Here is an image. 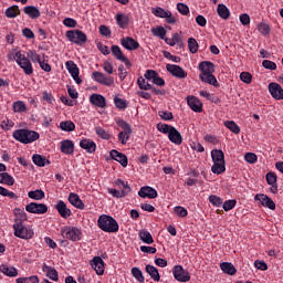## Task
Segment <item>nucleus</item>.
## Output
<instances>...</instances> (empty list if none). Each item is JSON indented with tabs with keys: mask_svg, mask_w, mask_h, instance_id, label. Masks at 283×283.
<instances>
[{
	"mask_svg": "<svg viewBox=\"0 0 283 283\" xmlns=\"http://www.w3.org/2000/svg\"><path fill=\"white\" fill-rule=\"evenodd\" d=\"M12 137L18 143H22V145H30L31 143L39 140L41 135H39V133L35 130L20 128L13 132Z\"/></svg>",
	"mask_w": 283,
	"mask_h": 283,
	"instance_id": "f257e3e1",
	"label": "nucleus"
},
{
	"mask_svg": "<svg viewBox=\"0 0 283 283\" xmlns=\"http://www.w3.org/2000/svg\"><path fill=\"white\" fill-rule=\"evenodd\" d=\"M97 227L105 233H118V221L112 216L101 214L97 219Z\"/></svg>",
	"mask_w": 283,
	"mask_h": 283,
	"instance_id": "f03ea898",
	"label": "nucleus"
},
{
	"mask_svg": "<svg viewBox=\"0 0 283 283\" xmlns=\"http://www.w3.org/2000/svg\"><path fill=\"white\" fill-rule=\"evenodd\" d=\"M211 158L213 161V166L211 167L212 174H224L227 171L226 161H224V151L221 149H212Z\"/></svg>",
	"mask_w": 283,
	"mask_h": 283,
	"instance_id": "7ed1b4c3",
	"label": "nucleus"
},
{
	"mask_svg": "<svg viewBox=\"0 0 283 283\" xmlns=\"http://www.w3.org/2000/svg\"><path fill=\"white\" fill-rule=\"evenodd\" d=\"M115 186L118 188H109L108 193L113 196V198H127L129 193H132V187H129V182L117 179L115 180Z\"/></svg>",
	"mask_w": 283,
	"mask_h": 283,
	"instance_id": "20e7f679",
	"label": "nucleus"
},
{
	"mask_svg": "<svg viewBox=\"0 0 283 283\" xmlns=\"http://www.w3.org/2000/svg\"><path fill=\"white\" fill-rule=\"evenodd\" d=\"M13 231V235H15V238H20V240H32V238H34V231L24 227L23 221L21 220H14Z\"/></svg>",
	"mask_w": 283,
	"mask_h": 283,
	"instance_id": "39448f33",
	"label": "nucleus"
},
{
	"mask_svg": "<svg viewBox=\"0 0 283 283\" xmlns=\"http://www.w3.org/2000/svg\"><path fill=\"white\" fill-rule=\"evenodd\" d=\"M13 59L19 67L23 70L27 76L34 74V67L32 66V62L30 61V59H28V56H25V54L21 53V51H18L14 54Z\"/></svg>",
	"mask_w": 283,
	"mask_h": 283,
	"instance_id": "423d86ee",
	"label": "nucleus"
},
{
	"mask_svg": "<svg viewBox=\"0 0 283 283\" xmlns=\"http://www.w3.org/2000/svg\"><path fill=\"white\" fill-rule=\"evenodd\" d=\"M61 235L62 238H65V240H71V242H80V240H82L83 232L76 227L65 226L61 229Z\"/></svg>",
	"mask_w": 283,
	"mask_h": 283,
	"instance_id": "0eeeda50",
	"label": "nucleus"
},
{
	"mask_svg": "<svg viewBox=\"0 0 283 283\" xmlns=\"http://www.w3.org/2000/svg\"><path fill=\"white\" fill-rule=\"evenodd\" d=\"M116 125H118L120 129H123V132H119L118 134L119 143H122V145H127V140H129V137L132 136V126L123 118H118L116 120Z\"/></svg>",
	"mask_w": 283,
	"mask_h": 283,
	"instance_id": "6e6552de",
	"label": "nucleus"
},
{
	"mask_svg": "<svg viewBox=\"0 0 283 283\" xmlns=\"http://www.w3.org/2000/svg\"><path fill=\"white\" fill-rule=\"evenodd\" d=\"M65 36L70 43H75V45L87 43V35L81 30L66 31Z\"/></svg>",
	"mask_w": 283,
	"mask_h": 283,
	"instance_id": "1a4fd4ad",
	"label": "nucleus"
},
{
	"mask_svg": "<svg viewBox=\"0 0 283 283\" xmlns=\"http://www.w3.org/2000/svg\"><path fill=\"white\" fill-rule=\"evenodd\" d=\"M151 12L155 17H158L159 19H165L166 23H169L170 25H174V23H176V18L171 13V11H167L163 9V7L153 8Z\"/></svg>",
	"mask_w": 283,
	"mask_h": 283,
	"instance_id": "9d476101",
	"label": "nucleus"
},
{
	"mask_svg": "<svg viewBox=\"0 0 283 283\" xmlns=\"http://www.w3.org/2000/svg\"><path fill=\"white\" fill-rule=\"evenodd\" d=\"M92 78L95 81V83H99V85H105L106 87H112V85H114V77L107 76L103 72H93Z\"/></svg>",
	"mask_w": 283,
	"mask_h": 283,
	"instance_id": "9b49d317",
	"label": "nucleus"
},
{
	"mask_svg": "<svg viewBox=\"0 0 283 283\" xmlns=\"http://www.w3.org/2000/svg\"><path fill=\"white\" fill-rule=\"evenodd\" d=\"M172 275L177 282H189L191 280V274H189V271L185 270L182 265H175Z\"/></svg>",
	"mask_w": 283,
	"mask_h": 283,
	"instance_id": "f8f14e48",
	"label": "nucleus"
},
{
	"mask_svg": "<svg viewBox=\"0 0 283 283\" xmlns=\"http://www.w3.org/2000/svg\"><path fill=\"white\" fill-rule=\"evenodd\" d=\"M25 211H28V213H35L36 216H43V213H48V205L31 202L25 206Z\"/></svg>",
	"mask_w": 283,
	"mask_h": 283,
	"instance_id": "ddd939ff",
	"label": "nucleus"
},
{
	"mask_svg": "<svg viewBox=\"0 0 283 283\" xmlns=\"http://www.w3.org/2000/svg\"><path fill=\"white\" fill-rule=\"evenodd\" d=\"M166 70L171 74V76H175V78H187V71H185L180 65L167 64Z\"/></svg>",
	"mask_w": 283,
	"mask_h": 283,
	"instance_id": "4468645a",
	"label": "nucleus"
},
{
	"mask_svg": "<svg viewBox=\"0 0 283 283\" xmlns=\"http://www.w3.org/2000/svg\"><path fill=\"white\" fill-rule=\"evenodd\" d=\"M255 202H261L262 207H266L271 209V211H275V202L269 196L264 193H258L254 196Z\"/></svg>",
	"mask_w": 283,
	"mask_h": 283,
	"instance_id": "2eb2a0df",
	"label": "nucleus"
},
{
	"mask_svg": "<svg viewBox=\"0 0 283 283\" xmlns=\"http://www.w3.org/2000/svg\"><path fill=\"white\" fill-rule=\"evenodd\" d=\"M138 197L154 200V198H158V191L149 186H143L138 191Z\"/></svg>",
	"mask_w": 283,
	"mask_h": 283,
	"instance_id": "dca6fc26",
	"label": "nucleus"
},
{
	"mask_svg": "<svg viewBox=\"0 0 283 283\" xmlns=\"http://www.w3.org/2000/svg\"><path fill=\"white\" fill-rule=\"evenodd\" d=\"M55 209L61 218H64V220H67V218L72 216V210L67 208V205L63 200L57 201V203L55 205Z\"/></svg>",
	"mask_w": 283,
	"mask_h": 283,
	"instance_id": "f3484780",
	"label": "nucleus"
},
{
	"mask_svg": "<svg viewBox=\"0 0 283 283\" xmlns=\"http://www.w3.org/2000/svg\"><path fill=\"white\" fill-rule=\"evenodd\" d=\"M120 45H123L125 50L129 51L138 50L140 48V43H138V41L134 40L132 36L122 38Z\"/></svg>",
	"mask_w": 283,
	"mask_h": 283,
	"instance_id": "a211bd4d",
	"label": "nucleus"
},
{
	"mask_svg": "<svg viewBox=\"0 0 283 283\" xmlns=\"http://www.w3.org/2000/svg\"><path fill=\"white\" fill-rule=\"evenodd\" d=\"M91 266L97 275H103L105 273V261H103L101 256L93 258Z\"/></svg>",
	"mask_w": 283,
	"mask_h": 283,
	"instance_id": "6ab92c4d",
	"label": "nucleus"
},
{
	"mask_svg": "<svg viewBox=\"0 0 283 283\" xmlns=\"http://www.w3.org/2000/svg\"><path fill=\"white\" fill-rule=\"evenodd\" d=\"M269 92L271 96L275 98V101H283V88L277 83H270L269 84Z\"/></svg>",
	"mask_w": 283,
	"mask_h": 283,
	"instance_id": "aec40b11",
	"label": "nucleus"
},
{
	"mask_svg": "<svg viewBox=\"0 0 283 283\" xmlns=\"http://www.w3.org/2000/svg\"><path fill=\"white\" fill-rule=\"evenodd\" d=\"M109 155H111V158L113 160H116V163H119L122 167H127V165L129 164V160L127 159V155L116 149L111 150Z\"/></svg>",
	"mask_w": 283,
	"mask_h": 283,
	"instance_id": "412c9836",
	"label": "nucleus"
},
{
	"mask_svg": "<svg viewBox=\"0 0 283 283\" xmlns=\"http://www.w3.org/2000/svg\"><path fill=\"white\" fill-rule=\"evenodd\" d=\"M199 70L201 72L200 76L213 74V72H216V64H213V62L203 61L199 64Z\"/></svg>",
	"mask_w": 283,
	"mask_h": 283,
	"instance_id": "4be33fe9",
	"label": "nucleus"
},
{
	"mask_svg": "<svg viewBox=\"0 0 283 283\" xmlns=\"http://www.w3.org/2000/svg\"><path fill=\"white\" fill-rule=\"evenodd\" d=\"M90 103L92 105H95V107H99V108H104L107 107V102L105 101V96L101 95V94H92L90 96Z\"/></svg>",
	"mask_w": 283,
	"mask_h": 283,
	"instance_id": "5701e85b",
	"label": "nucleus"
},
{
	"mask_svg": "<svg viewBox=\"0 0 283 283\" xmlns=\"http://www.w3.org/2000/svg\"><path fill=\"white\" fill-rule=\"evenodd\" d=\"M187 104L192 109V112H197V114H200L202 112V103H200V99L196 96H188Z\"/></svg>",
	"mask_w": 283,
	"mask_h": 283,
	"instance_id": "b1692460",
	"label": "nucleus"
},
{
	"mask_svg": "<svg viewBox=\"0 0 283 283\" xmlns=\"http://www.w3.org/2000/svg\"><path fill=\"white\" fill-rule=\"evenodd\" d=\"M42 271L46 274V277H49V280H52L53 282H59V272L56 271V269L44 263L42 266Z\"/></svg>",
	"mask_w": 283,
	"mask_h": 283,
	"instance_id": "393cba45",
	"label": "nucleus"
},
{
	"mask_svg": "<svg viewBox=\"0 0 283 283\" xmlns=\"http://www.w3.org/2000/svg\"><path fill=\"white\" fill-rule=\"evenodd\" d=\"M69 202L72 205V207H75V209H85V203H83V200H81V197L74 192H71L69 195Z\"/></svg>",
	"mask_w": 283,
	"mask_h": 283,
	"instance_id": "a878e982",
	"label": "nucleus"
},
{
	"mask_svg": "<svg viewBox=\"0 0 283 283\" xmlns=\"http://www.w3.org/2000/svg\"><path fill=\"white\" fill-rule=\"evenodd\" d=\"M168 140H170V143L174 145H182V135L177 130L176 127H172L168 134Z\"/></svg>",
	"mask_w": 283,
	"mask_h": 283,
	"instance_id": "bb28decb",
	"label": "nucleus"
},
{
	"mask_svg": "<svg viewBox=\"0 0 283 283\" xmlns=\"http://www.w3.org/2000/svg\"><path fill=\"white\" fill-rule=\"evenodd\" d=\"M80 147L82 149H85L87 154H94V151H96V143H94V140L92 139H82L80 142Z\"/></svg>",
	"mask_w": 283,
	"mask_h": 283,
	"instance_id": "cd10ccee",
	"label": "nucleus"
},
{
	"mask_svg": "<svg viewBox=\"0 0 283 283\" xmlns=\"http://www.w3.org/2000/svg\"><path fill=\"white\" fill-rule=\"evenodd\" d=\"M60 150L66 156L74 154V142L70 139L61 142Z\"/></svg>",
	"mask_w": 283,
	"mask_h": 283,
	"instance_id": "c85d7f7f",
	"label": "nucleus"
},
{
	"mask_svg": "<svg viewBox=\"0 0 283 283\" xmlns=\"http://www.w3.org/2000/svg\"><path fill=\"white\" fill-rule=\"evenodd\" d=\"M23 12L28 15L29 19H39V17H41V11L34 6L24 7Z\"/></svg>",
	"mask_w": 283,
	"mask_h": 283,
	"instance_id": "c756f323",
	"label": "nucleus"
},
{
	"mask_svg": "<svg viewBox=\"0 0 283 283\" xmlns=\"http://www.w3.org/2000/svg\"><path fill=\"white\" fill-rule=\"evenodd\" d=\"M146 273L154 280V282H160V273L158 272V268L147 264L145 266Z\"/></svg>",
	"mask_w": 283,
	"mask_h": 283,
	"instance_id": "7c9ffc66",
	"label": "nucleus"
},
{
	"mask_svg": "<svg viewBox=\"0 0 283 283\" xmlns=\"http://www.w3.org/2000/svg\"><path fill=\"white\" fill-rule=\"evenodd\" d=\"M0 271L3 275H7V277H17V275H19V270H17V268L8 266L7 264L0 265Z\"/></svg>",
	"mask_w": 283,
	"mask_h": 283,
	"instance_id": "2f4dec72",
	"label": "nucleus"
},
{
	"mask_svg": "<svg viewBox=\"0 0 283 283\" xmlns=\"http://www.w3.org/2000/svg\"><path fill=\"white\" fill-rule=\"evenodd\" d=\"M21 14V9H19V6L13 4L6 9L4 15L7 19H17Z\"/></svg>",
	"mask_w": 283,
	"mask_h": 283,
	"instance_id": "473e14b6",
	"label": "nucleus"
},
{
	"mask_svg": "<svg viewBox=\"0 0 283 283\" xmlns=\"http://www.w3.org/2000/svg\"><path fill=\"white\" fill-rule=\"evenodd\" d=\"M115 21L117 25H119L123 30H125L129 25V17L124 13H117L115 15Z\"/></svg>",
	"mask_w": 283,
	"mask_h": 283,
	"instance_id": "72a5a7b5",
	"label": "nucleus"
},
{
	"mask_svg": "<svg viewBox=\"0 0 283 283\" xmlns=\"http://www.w3.org/2000/svg\"><path fill=\"white\" fill-rule=\"evenodd\" d=\"M220 269L226 273V275H235V273H238V270L231 262L220 263Z\"/></svg>",
	"mask_w": 283,
	"mask_h": 283,
	"instance_id": "f704fd0d",
	"label": "nucleus"
},
{
	"mask_svg": "<svg viewBox=\"0 0 283 283\" xmlns=\"http://www.w3.org/2000/svg\"><path fill=\"white\" fill-rule=\"evenodd\" d=\"M199 78L202 81V83H208L209 85H213V87H220V83H218V80L214 77L213 73L199 75Z\"/></svg>",
	"mask_w": 283,
	"mask_h": 283,
	"instance_id": "c9c22d12",
	"label": "nucleus"
},
{
	"mask_svg": "<svg viewBox=\"0 0 283 283\" xmlns=\"http://www.w3.org/2000/svg\"><path fill=\"white\" fill-rule=\"evenodd\" d=\"M217 12H218V15L221 18V19H224L227 21V19H229V17H231V11L229 10V8L222 3L218 4V8H217Z\"/></svg>",
	"mask_w": 283,
	"mask_h": 283,
	"instance_id": "e433bc0d",
	"label": "nucleus"
},
{
	"mask_svg": "<svg viewBox=\"0 0 283 283\" xmlns=\"http://www.w3.org/2000/svg\"><path fill=\"white\" fill-rule=\"evenodd\" d=\"M0 185H8V187H12V185H14V177L8 172H1Z\"/></svg>",
	"mask_w": 283,
	"mask_h": 283,
	"instance_id": "4c0bfd02",
	"label": "nucleus"
},
{
	"mask_svg": "<svg viewBox=\"0 0 283 283\" xmlns=\"http://www.w3.org/2000/svg\"><path fill=\"white\" fill-rule=\"evenodd\" d=\"M33 164L36 165V167H45V165H50V160H46L44 156H41L39 154H35L32 156Z\"/></svg>",
	"mask_w": 283,
	"mask_h": 283,
	"instance_id": "58836bf2",
	"label": "nucleus"
},
{
	"mask_svg": "<svg viewBox=\"0 0 283 283\" xmlns=\"http://www.w3.org/2000/svg\"><path fill=\"white\" fill-rule=\"evenodd\" d=\"M65 67L71 76H77V74H80L78 66L76 65V63H74V61H66Z\"/></svg>",
	"mask_w": 283,
	"mask_h": 283,
	"instance_id": "ea45409f",
	"label": "nucleus"
},
{
	"mask_svg": "<svg viewBox=\"0 0 283 283\" xmlns=\"http://www.w3.org/2000/svg\"><path fill=\"white\" fill-rule=\"evenodd\" d=\"M139 238L145 244H154V237H151V233L147 230L140 231Z\"/></svg>",
	"mask_w": 283,
	"mask_h": 283,
	"instance_id": "a19ab883",
	"label": "nucleus"
},
{
	"mask_svg": "<svg viewBox=\"0 0 283 283\" xmlns=\"http://www.w3.org/2000/svg\"><path fill=\"white\" fill-rule=\"evenodd\" d=\"M28 197L31 198V200H43L45 192L41 189L31 190L28 192Z\"/></svg>",
	"mask_w": 283,
	"mask_h": 283,
	"instance_id": "79ce46f5",
	"label": "nucleus"
},
{
	"mask_svg": "<svg viewBox=\"0 0 283 283\" xmlns=\"http://www.w3.org/2000/svg\"><path fill=\"white\" fill-rule=\"evenodd\" d=\"M12 107L15 114H23V112H28V106H25V103L23 101L14 102Z\"/></svg>",
	"mask_w": 283,
	"mask_h": 283,
	"instance_id": "37998d69",
	"label": "nucleus"
},
{
	"mask_svg": "<svg viewBox=\"0 0 283 283\" xmlns=\"http://www.w3.org/2000/svg\"><path fill=\"white\" fill-rule=\"evenodd\" d=\"M60 129H62V132H74L76 125L72 120H64L60 123Z\"/></svg>",
	"mask_w": 283,
	"mask_h": 283,
	"instance_id": "c03bdc74",
	"label": "nucleus"
},
{
	"mask_svg": "<svg viewBox=\"0 0 283 283\" xmlns=\"http://www.w3.org/2000/svg\"><path fill=\"white\" fill-rule=\"evenodd\" d=\"M95 134L103 140H109L112 138V135L101 126L95 127Z\"/></svg>",
	"mask_w": 283,
	"mask_h": 283,
	"instance_id": "a18cd8bd",
	"label": "nucleus"
},
{
	"mask_svg": "<svg viewBox=\"0 0 283 283\" xmlns=\"http://www.w3.org/2000/svg\"><path fill=\"white\" fill-rule=\"evenodd\" d=\"M13 213L17 217L14 220H21V222H25L28 220V213H25L24 209L15 208Z\"/></svg>",
	"mask_w": 283,
	"mask_h": 283,
	"instance_id": "49530a36",
	"label": "nucleus"
},
{
	"mask_svg": "<svg viewBox=\"0 0 283 283\" xmlns=\"http://www.w3.org/2000/svg\"><path fill=\"white\" fill-rule=\"evenodd\" d=\"M130 273H132L133 277H135V280H137V282L145 283V276L143 275V271H140V269L133 268L130 270Z\"/></svg>",
	"mask_w": 283,
	"mask_h": 283,
	"instance_id": "de8ad7c7",
	"label": "nucleus"
},
{
	"mask_svg": "<svg viewBox=\"0 0 283 283\" xmlns=\"http://www.w3.org/2000/svg\"><path fill=\"white\" fill-rule=\"evenodd\" d=\"M258 30L263 36H269L271 34V25H269L268 23L261 22L258 25Z\"/></svg>",
	"mask_w": 283,
	"mask_h": 283,
	"instance_id": "09e8293b",
	"label": "nucleus"
},
{
	"mask_svg": "<svg viewBox=\"0 0 283 283\" xmlns=\"http://www.w3.org/2000/svg\"><path fill=\"white\" fill-rule=\"evenodd\" d=\"M224 126L230 129V132H232V134H240L241 129L240 126H238V124H235V122L233 120H227L224 123Z\"/></svg>",
	"mask_w": 283,
	"mask_h": 283,
	"instance_id": "8fccbe9b",
	"label": "nucleus"
},
{
	"mask_svg": "<svg viewBox=\"0 0 283 283\" xmlns=\"http://www.w3.org/2000/svg\"><path fill=\"white\" fill-rule=\"evenodd\" d=\"M151 34H154V36H159V39L164 40L167 35V30L163 27L153 28Z\"/></svg>",
	"mask_w": 283,
	"mask_h": 283,
	"instance_id": "3c124183",
	"label": "nucleus"
},
{
	"mask_svg": "<svg viewBox=\"0 0 283 283\" xmlns=\"http://www.w3.org/2000/svg\"><path fill=\"white\" fill-rule=\"evenodd\" d=\"M111 51L117 61H120L125 56V54H123V50H120V46L118 45H112Z\"/></svg>",
	"mask_w": 283,
	"mask_h": 283,
	"instance_id": "603ef678",
	"label": "nucleus"
},
{
	"mask_svg": "<svg viewBox=\"0 0 283 283\" xmlns=\"http://www.w3.org/2000/svg\"><path fill=\"white\" fill-rule=\"evenodd\" d=\"M27 59H30L32 63H41V55H39V53H36V51L33 50H29L27 52Z\"/></svg>",
	"mask_w": 283,
	"mask_h": 283,
	"instance_id": "864d4df0",
	"label": "nucleus"
},
{
	"mask_svg": "<svg viewBox=\"0 0 283 283\" xmlns=\"http://www.w3.org/2000/svg\"><path fill=\"white\" fill-rule=\"evenodd\" d=\"M157 129L161 134H167L169 136V134L171 133V129H174V126L164 124V123H159V124H157Z\"/></svg>",
	"mask_w": 283,
	"mask_h": 283,
	"instance_id": "5fc2aeb1",
	"label": "nucleus"
},
{
	"mask_svg": "<svg viewBox=\"0 0 283 283\" xmlns=\"http://www.w3.org/2000/svg\"><path fill=\"white\" fill-rule=\"evenodd\" d=\"M188 48H189V52L191 54H196V52H198V48H199L198 41H196L195 38H189L188 39Z\"/></svg>",
	"mask_w": 283,
	"mask_h": 283,
	"instance_id": "6e6d98bb",
	"label": "nucleus"
},
{
	"mask_svg": "<svg viewBox=\"0 0 283 283\" xmlns=\"http://www.w3.org/2000/svg\"><path fill=\"white\" fill-rule=\"evenodd\" d=\"M174 213H176V216H179V218H187V216H189V211H187L186 208L182 206H176L174 208Z\"/></svg>",
	"mask_w": 283,
	"mask_h": 283,
	"instance_id": "4d7b16f0",
	"label": "nucleus"
},
{
	"mask_svg": "<svg viewBox=\"0 0 283 283\" xmlns=\"http://www.w3.org/2000/svg\"><path fill=\"white\" fill-rule=\"evenodd\" d=\"M114 105L117 107V109H125L127 107V101L123 99L118 96L114 97Z\"/></svg>",
	"mask_w": 283,
	"mask_h": 283,
	"instance_id": "13d9d810",
	"label": "nucleus"
},
{
	"mask_svg": "<svg viewBox=\"0 0 283 283\" xmlns=\"http://www.w3.org/2000/svg\"><path fill=\"white\" fill-rule=\"evenodd\" d=\"M235 205H238V200L235 199L223 201V211H231V209H235Z\"/></svg>",
	"mask_w": 283,
	"mask_h": 283,
	"instance_id": "bf43d9fd",
	"label": "nucleus"
},
{
	"mask_svg": "<svg viewBox=\"0 0 283 283\" xmlns=\"http://www.w3.org/2000/svg\"><path fill=\"white\" fill-rule=\"evenodd\" d=\"M265 180H266L268 185H277V175L273 171H269L265 175Z\"/></svg>",
	"mask_w": 283,
	"mask_h": 283,
	"instance_id": "052dcab7",
	"label": "nucleus"
},
{
	"mask_svg": "<svg viewBox=\"0 0 283 283\" xmlns=\"http://www.w3.org/2000/svg\"><path fill=\"white\" fill-rule=\"evenodd\" d=\"M240 81H242V83H245L247 85H251V83L253 82V75H251V73L249 72H242L240 74Z\"/></svg>",
	"mask_w": 283,
	"mask_h": 283,
	"instance_id": "680f3d73",
	"label": "nucleus"
},
{
	"mask_svg": "<svg viewBox=\"0 0 283 283\" xmlns=\"http://www.w3.org/2000/svg\"><path fill=\"white\" fill-rule=\"evenodd\" d=\"M209 202L213 206V207H222L223 205V200L222 198L216 196V195H211L209 197Z\"/></svg>",
	"mask_w": 283,
	"mask_h": 283,
	"instance_id": "e2e57ef3",
	"label": "nucleus"
},
{
	"mask_svg": "<svg viewBox=\"0 0 283 283\" xmlns=\"http://www.w3.org/2000/svg\"><path fill=\"white\" fill-rule=\"evenodd\" d=\"M158 116L161 120H174V114L169 111H159Z\"/></svg>",
	"mask_w": 283,
	"mask_h": 283,
	"instance_id": "0e129e2a",
	"label": "nucleus"
},
{
	"mask_svg": "<svg viewBox=\"0 0 283 283\" xmlns=\"http://www.w3.org/2000/svg\"><path fill=\"white\" fill-rule=\"evenodd\" d=\"M244 160L250 165H255V163H258V155H255L254 153H247L244 155Z\"/></svg>",
	"mask_w": 283,
	"mask_h": 283,
	"instance_id": "69168bd1",
	"label": "nucleus"
},
{
	"mask_svg": "<svg viewBox=\"0 0 283 283\" xmlns=\"http://www.w3.org/2000/svg\"><path fill=\"white\" fill-rule=\"evenodd\" d=\"M137 85L140 90H151V84H149V82H146L143 77H138Z\"/></svg>",
	"mask_w": 283,
	"mask_h": 283,
	"instance_id": "338daca9",
	"label": "nucleus"
},
{
	"mask_svg": "<svg viewBox=\"0 0 283 283\" xmlns=\"http://www.w3.org/2000/svg\"><path fill=\"white\" fill-rule=\"evenodd\" d=\"M177 10L184 17H187V14H189V7L182 2L177 3Z\"/></svg>",
	"mask_w": 283,
	"mask_h": 283,
	"instance_id": "774afa93",
	"label": "nucleus"
}]
</instances>
